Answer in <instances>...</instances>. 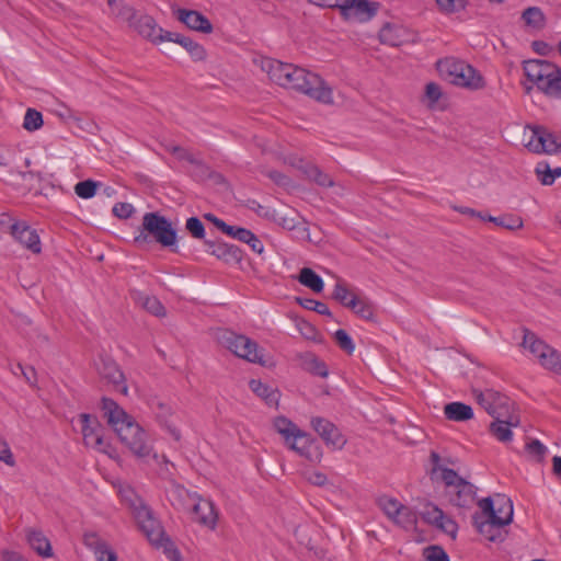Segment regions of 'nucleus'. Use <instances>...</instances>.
<instances>
[{
    "label": "nucleus",
    "instance_id": "f257e3e1",
    "mask_svg": "<svg viewBox=\"0 0 561 561\" xmlns=\"http://www.w3.org/2000/svg\"><path fill=\"white\" fill-rule=\"evenodd\" d=\"M101 402L104 416L121 442L137 457L149 456L151 447L147 443V435L134 417L127 414L113 399L103 397Z\"/></svg>",
    "mask_w": 561,
    "mask_h": 561
},
{
    "label": "nucleus",
    "instance_id": "f03ea898",
    "mask_svg": "<svg viewBox=\"0 0 561 561\" xmlns=\"http://www.w3.org/2000/svg\"><path fill=\"white\" fill-rule=\"evenodd\" d=\"M478 505L481 512L473 514V526L489 541H502L503 537L500 528L511 524L513 520L514 510L512 500L506 495L496 494L495 501L488 496L480 500Z\"/></svg>",
    "mask_w": 561,
    "mask_h": 561
},
{
    "label": "nucleus",
    "instance_id": "7ed1b4c3",
    "mask_svg": "<svg viewBox=\"0 0 561 561\" xmlns=\"http://www.w3.org/2000/svg\"><path fill=\"white\" fill-rule=\"evenodd\" d=\"M139 233L135 236L134 243L144 245L149 242H157L172 252H178V233L171 221L158 211L146 213L142 222L138 228Z\"/></svg>",
    "mask_w": 561,
    "mask_h": 561
},
{
    "label": "nucleus",
    "instance_id": "20e7f679",
    "mask_svg": "<svg viewBox=\"0 0 561 561\" xmlns=\"http://www.w3.org/2000/svg\"><path fill=\"white\" fill-rule=\"evenodd\" d=\"M524 73L539 91L552 99L561 100V68L542 59H529L523 62Z\"/></svg>",
    "mask_w": 561,
    "mask_h": 561
},
{
    "label": "nucleus",
    "instance_id": "39448f33",
    "mask_svg": "<svg viewBox=\"0 0 561 561\" xmlns=\"http://www.w3.org/2000/svg\"><path fill=\"white\" fill-rule=\"evenodd\" d=\"M294 73L285 77L283 88L293 89L324 104L333 103L332 89L317 73L294 65Z\"/></svg>",
    "mask_w": 561,
    "mask_h": 561
},
{
    "label": "nucleus",
    "instance_id": "423d86ee",
    "mask_svg": "<svg viewBox=\"0 0 561 561\" xmlns=\"http://www.w3.org/2000/svg\"><path fill=\"white\" fill-rule=\"evenodd\" d=\"M437 68L445 80L472 91L485 87L483 76L471 65L456 58H445L437 62Z\"/></svg>",
    "mask_w": 561,
    "mask_h": 561
},
{
    "label": "nucleus",
    "instance_id": "0eeeda50",
    "mask_svg": "<svg viewBox=\"0 0 561 561\" xmlns=\"http://www.w3.org/2000/svg\"><path fill=\"white\" fill-rule=\"evenodd\" d=\"M273 426L290 450L308 460L312 459L310 447L314 439L309 433L300 430L291 420L282 415L274 419Z\"/></svg>",
    "mask_w": 561,
    "mask_h": 561
},
{
    "label": "nucleus",
    "instance_id": "6e6552de",
    "mask_svg": "<svg viewBox=\"0 0 561 561\" xmlns=\"http://www.w3.org/2000/svg\"><path fill=\"white\" fill-rule=\"evenodd\" d=\"M217 340L236 356L250 363L264 364L263 354L259 350L257 343L250 337L228 329H221L217 332Z\"/></svg>",
    "mask_w": 561,
    "mask_h": 561
},
{
    "label": "nucleus",
    "instance_id": "1a4fd4ad",
    "mask_svg": "<svg viewBox=\"0 0 561 561\" xmlns=\"http://www.w3.org/2000/svg\"><path fill=\"white\" fill-rule=\"evenodd\" d=\"M522 345L528 348L539 360L540 365L554 374L561 375V353L550 346L528 329H524Z\"/></svg>",
    "mask_w": 561,
    "mask_h": 561
},
{
    "label": "nucleus",
    "instance_id": "9d476101",
    "mask_svg": "<svg viewBox=\"0 0 561 561\" xmlns=\"http://www.w3.org/2000/svg\"><path fill=\"white\" fill-rule=\"evenodd\" d=\"M526 147L536 153H561V135L553 134L543 126H534Z\"/></svg>",
    "mask_w": 561,
    "mask_h": 561
},
{
    "label": "nucleus",
    "instance_id": "9b49d317",
    "mask_svg": "<svg viewBox=\"0 0 561 561\" xmlns=\"http://www.w3.org/2000/svg\"><path fill=\"white\" fill-rule=\"evenodd\" d=\"M379 3L367 0H342L339 11L345 21L367 22L378 12Z\"/></svg>",
    "mask_w": 561,
    "mask_h": 561
},
{
    "label": "nucleus",
    "instance_id": "f8f14e48",
    "mask_svg": "<svg viewBox=\"0 0 561 561\" xmlns=\"http://www.w3.org/2000/svg\"><path fill=\"white\" fill-rule=\"evenodd\" d=\"M134 516L140 530L144 533L150 543H157L161 541V538L164 535L163 527L153 516V512L149 506L142 503H140L138 506H135Z\"/></svg>",
    "mask_w": 561,
    "mask_h": 561
},
{
    "label": "nucleus",
    "instance_id": "ddd939ff",
    "mask_svg": "<svg viewBox=\"0 0 561 561\" xmlns=\"http://www.w3.org/2000/svg\"><path fill=\"white\" fill-rule=\"evenodd\" d=\"M310 425L328 447L340 450L345 446V436L341 433L336 425L328 419L313 416L310 421Z\"/></svg>",
    "mask_w": 561,
    "mask_h": 561
},
{
    "label": "nucleus",
    "instance_id": "4468645a",
    "mask_svg": "<svg viewBox=\"0 0 561 561\" xmlns=\"http://www.w3.org/2000/svg\"><path fill=\"white\" fill-rule=\"evenodd\" d=\"M79 419L85 445L103 450L105 443L102 435L103 427L99 420L88 413L80 414Z\"/></svg>",
    "mask_w": 561,
    "mask_h": 561
},
{
    "label": "nucleus",
    "instance_id": "2eb2a0df",
    "mask_svg": "<svg viewBox=\"0 0 561 561\" xmlns=\"http://www.w3.org/2000/svg\"><path fill=\"white\" fill-rule=\"evenodd\" d=\"M12 237L35 254L41 253V240L35 229H32L25 221H15L10 226Z\"/></svg>",
    "mask_w": 561,
    "mask_h": 561
},
{
    "label": "nucleus",
    "instance_id": "dca6fc26",
    "mask_svg": "<svg viewBox=\"0 0 561 561\" xmlns=\"http://www.w3.org/2000/svg\"><path fill=\"white\" fill-rule=\"evenodd\" d=\"M204 244L207 247V252L218 260L226 263H240L243 259L242 250L234 245L220 240L205 239Z\"/></svg>",
    "mask_w": 561,
    "mask_h": 561
},
{
    "label": "nucleus",
    "instance_id": "f3484780",
    "mask_svg": "<svg viewBox=\"0 0 561 561\" xmlns=\"http://www.w3.org/2000/svg\"><path fill=\"white\" fill-rule=\"evenodd\" d=\"M84 546L92 550L98 561H117L116 552L95 531L83 534Z\"/></svg>",
    "mask_w": 561,
    "mask_h": 561
},
{
    "label": "nucleus",
    "instance_id": "a211bd4d",
    "mask_svg": "<svg viewBox=\"0 0 561 561\" xmlns=\"http://www.w3.org/2000/svg\"><path fill=\"white\" fill-rule=\"evenodd\" d=\"M101 377L113 385L114 389L124 396L128 394V387L125 382V375L118 365L112 359H102L99 367Z\"/></svg>",
    "mask_w": 561,
    "mask_h": 561
},
{
    "label": "nucleus",
    "instance_id": "6ab92c4d",
    "mask_svg": "<svg viewBox=\"0 0 561 561\" xmlns=\"http://www.w3.org/2000/svg\"><path fill=\"white\" fill-rule=\"evenodd\" d=\"M490 423V433L500 442L507 443L513 438L512 427H517L520 423L519 415L495 416Z\"/></svg>",
    "mask_w": 561,
    "mask_h": 561
},
{
    "label": "nucleus",
    "instance_id": "aec40b11",
    "mask_svg": "<svg viewBox=\"0 0 561 561\" xmlns=\"http://www.w3.org/2000/svg\"><path fill=\"white\" fill-rule=\"evenodd\" d=\"M261 69L267 73L271 81L282 87L284 82H288L285 77L294 73V64L283 62L274 58H263Z\"/></svg>",
    "mask_w": 561,
    "mask_h": 561
},
{
    "label": "nucleus",
    "instance_id": "412c9836",
    "mask_svg": "<svg viewBox=\"0 0 561 561\" xmlns=\"http://www.w3.org/2000/svg\"><path fill=\"white\" fill-rule=\"evenodd\" d=\"M176 18L180 22L184 23L188 28L209 34L213 32L211 22L201 12L196 10L178 9Z\"/></svg>",
    "mask_w": 561,
    "mask_h": 561
},
{
    "label": "nucleus",
    "instance_id": "4be33fe9",
    "mask_svg": "<svg viewBox=\"0 0 561 561\" xmlns=\"http://www.w3.org/2000/svg\"><path fill=\"white\" fill-rule=\"evenodd\" d=\"M476 491L477 488L472 483L467 480H461L459 485L447 492L453 505L466 508L470 507L474 503Z\"/></svg>",
    "mask_w": 561,
    "mask_h": 561
},
{
    "label": "nucleus",
    "instance_id": "5701e85b",
    "mask_svg": "<svg viewBox=\"0 0 561 561\" xmlns=\"http://www.w3.org/2000/svg\"><path fill=\"white\" fill-rule=\"evenodd\" d=\"M192 513L193 519L198 524L210 529L216 527L218 514L211 501L199 499L198 502L193 505Z\"/></svg>",
    "mask_w": 561,
    "mask_h": 561
},
{
    "label": "nucleus",
    "instance_id": "b1692460",
    "mask_svg": "<svg viewBox=\"0 0 561 561\" xmlns=\"http://www.w3.org/2000/svg\"><path fill=\"white\" fill-rule=\"evenodd\" d=\"M130 27L135 28L139 35L151 41L152 43H158L159 35L163 32V28L159 27L154 21V19L150 15L142 14L137 16L130 24Z\"/></svg>",
    "mask_w": 561,
    "mask_h": 561
},
{
    "label": "nucleus",
    "instance_id": "393cba45",
    "mask_svg": "<svg viewBox=\"0 0 561 561\" xmlns=\"http://www.w3.org/2000/svg\"><path fill=\"white\" fill-rule=\"evenodd\" d=\"M26 540L30 547L42 558L54 556L49 539L42 530L30 528L26 530Z\"/></svg>",
    "mask_w": 561,
    "mask_h": 561
},
{
    "label": "nucleus",
    "instance_id": "a878e982",
    "mask_svg": "<svg viewBox=\"0 0 561 561\" xmlns=\"http://www.w3.org/2000/svg\"><path fill=\"white\" fill-rule=\"evenodd\" d=\"M407 30L398 24L386 23L379 31V39L382 44L400 46L405 42Z\"/></svg>",
    "mask_w": 561,
    "mask_h": 561
},
{
    "label": "nucleus",
    "instance_id": "bb28decb",
    "mask_svg": "<svg viewBox=\"0 0 561 561\" xmlns=\"http://www.w3.org/2000/svg\"><path fill=\"white\" fill-rule=\"evenodd\" d=\"M249 388L270 407H277L280 393L276 388H273L259 379H251Z\"/></svg>",
    "mask_w": 561,
    "mask_h": 561
},
{
    "label": "nucleus",
    "instance_id": "cd10ccee",
    "mask_svg": "<svg viewBox=\"0 0 561 561\" xmlns=\"http://www.w3.org/2000/svg\"><path fill=\"white\" fill-rule=\"evenodd\" d=\"M444 414L449 421L466 422L473 417V410L463 402L455 401L444 407Z\"/></svg>",
    "mask_w": 561,
    "mask_h": 561
},
{
    "label": "nucleus",
    "instance_id": "c85d7f7f",
    "mask_svg": "<svg viewBox=\"0 0 561 561\" xmlns=\"http://www.w3.org/2000/svg\"><path fill=\"white\" fill-rule=\"evenodd\" d=\"M152 410L156 414L157 421L168 430V432L175 440H180V431L168 420L172 415V409L168 404L161 401H157L152 403Z\"/></svg>",
    "mask_w": 561,
    "mask_h": 561
},
{
    "label": "nucleus",
    "instance_id": "c756f323",
    "mask_svg": "<svg viewBox=\"0 0 561 561\" xmlns=\"http://www.w3.org/2000/svg\"><path fill=\"white\" fill-rule=\"evenodd\" d=\"M300 365L304 370L319 377L328 376V367L323 360H321L313 353H305L300 355Z\"/></svg>",
    "mask_w": 561,
    "mask_h": 561
},
{
    "label": "nucleus",
    "instance_id": "7c9ffc66",
    "mask_svg": "<svg viewBox=\"0 0 561 561\" xmlns=\"http://www.w3.org/2000/svg\"><path fill=\"white\" fill-rule=\"evenodd\" d=\"M107 4L115 18L128 22L129 25L133 24L137 15L135 8L126 4L123 0H107Z\"/></svg>",
    "mask_w": 561,
    "mask_h": 561
},
{
    "label": "nucleus",
    "instance_id": "2f4dec72",
    "mask_svg": "<svg viewBox=\"0 0 561 561\" xmlns=\"http://www.w3.org/2000/svg\"><path fill=\"white\" fill-rule=\"evenodd\" d=\"M493 400H492V408H493V411L495 412L494 414H490L492 417H495V416H508V415H517L516 413L514 412H511V409L513 407V402L511 401V399L499 392V391H495L493 390Z\"/></svg>",
    "mask_w": 561,
    "mask_h": 561
},
{
    "label": "nucleus",
    "instance_id": "473e14b6",
    "mask_svg": "<svg viewBox=\"0 0 561 561\" xmlns=\"http://www.w3.org/2000/svg\"><path fill=\"white\" fill-rule=\"evenodd\" d=\"M298 280L314 293H321L324 287L322 278L309 267L301 268Z\"/></svg>",
    "mask_w": 561,
    "mask_h": 561
},
{
    "label": "nucleus",
    "instance_id": "72a5a7b5",
    "mask_svg": "<svg viewBox=\"0 0 561 561\" xmlns=\"http://www.w3.org/2000/svg\"><path fill=\"white\" fill-rule=\"evenodd\" d=\"M332 298L340 302L343 307L355 308V301L358 298V296L352 294L344 283L337 282L334 286Z\"/></svg>",
    "mask_w": 561,
    "mask_h": 561
},
{
    "label": "nucleus",
    "instance_id": "f704fd0d",
    "mask_svg": "<svg viewBox=\"0 0 561 561\" xmlns=\"http://www.w3.org/2000/svg\"><path fill=\"white\" fill-rule=\"evenodd\" d=\"M356 307L350 308L356 316L360 317L366 321L376 322L375 306L366 297H359L356 299Z\"/></svg>",
    "mask_w": 561,
    "mask_h": 561
},
{
    "label": "nucleus",
    "instance_id": "c9c22d12",
    "mask_svg": "<svg viewBox=\"0 0 561 561\" xmlns=\"http://www.w3.org/2000/svg\"><path fill=\"white\" fill-rule=\"evenodd\" d=\"M179 160H185L199 168L203 175H210L208 167H206L199 159H197L192 152L180 146H171L168 149Z\"/></svg>",
    "mask_w": 561,
    "mask_h": 561
},
{
    "label": "nucleus",
    "instance_id": "e433bc0d",
    "mask_svg": "<svg viewBox=\"0 0 561 561\" xmlns=\"http://www.w3.org/2000/svg\"><path fill=\"white\" fill-rule=\"evenodd\" d=\"M486 221L493 222L494 225L505 228L507 230H517L522 229L524 226L523 219L516 215H504L500 217L485 216Z\"/></svg>",
    "mask_w": 561,
    "mask_h": 561
},
{
    "label": "nucleus",
    "instance_id": "4c0bfd02",
    "mask_svg": "<svg viewBox=\"0 0 561 561\" xmlns=\"http://www.w3.org/2000/svg\"><path fill=\"white\" fill-rule=\"evenodd\" d=\"M304 173L307 178L320 186L332 187L334 185L333 180L327 173L322 172L317 165L308 164L304 169Z\"/></svg>",
    "mask_w": 561,
    "mask_h": 561
},
{
    "label": "nucleus",
    "instance_id": "58836bf2",
    "mask_svg": "<svg viewBox=\"0 0 561 561\" xmlns=\"http://www.w3.org/2000/svg\"><path fill=\"white\" fill-rule=\"evenodd\" d=\"M393 522L405 529H410L416 525L417 517L411 507L401 504L398 511V517H396Z\"/></svg>",
    "mask_w": 561,
    "mask_h": 561
},
{
    "label": "nucleus",
    "instance_id": "ea45409f",
    "mask_svg": "<svg viewBox=\"0 0 561 561\" xmlns=\"http://www.w3.org/2000/svg\"><path fill=\"white\" fill-rule=\"evenodd\" d=\"M522 19L526 25L531 26L534 28H541L545 24L543 13L537 7L527 8L523 12Z\"/></svg>",
    "mask_w": 561,
    "mask_h": 561
},
{
    "label": "nucleus",
    "instance_id": "a19ab883",
    "mask_svg": "<svg viewBox=\"0 0 561 561\" xmlns=\"http://www.w3.org/2000/svg\"><path fill=\"white\" fill-rule=\"evenodd\" d=\"M181 46L186 49L192 59L195 61H203L207 57L205 48L197 42L193 41L191 37L186 36L181 43Z\"/></svg>",
    "mask_w": 561,
    "mask_h": 561
},
{
    "label": "nucleus",
    "instance_id": "79ce46f5",
    "mask_svg": "<svg viewBox=\"0 0 561 561\" xmlns=\"http://www.w3.org/2000/svg\"><path fill=\"white\" fill-rule=\"evenodd\" d=\"M100 183L93 180L80 181L75 185V193L83 199L93 197L96 194V190Z\"/></svg>",
    "mask_w": 561,
    "mask_h": 561
},
{
    "label": "nucleus",
    "instance_id": "37998d69",
    "mask_svg": "<svg viewBox=\"0 0 561 561\" xmlns=\"http://www.w3.org/2000/svg\"><path fill=\"white\" fill-rule=\"evenodd\" d=\"M141 306L148 312L156 317H162L165 314V308L160 300L154 296H144L139 298Z\"/></svg>",
    "mask_w": 561,
    "mask_h": 561
},
{
    "label": "nucleus",
    "instance_id": "c03bdc74",
    "mask_svg": "<svg viewBox=\"0 0 561 561\" xmlns=\"http://www.w3.org/2000/svg\"><path fill=\"white\" fill-rule=\"evenodd\" d=\"M472 393L478 404L481 405L489 415L495 413L491 404L494 396L493 389H485L484 391L473 389Z\"/></svg>",
    "mask_w": 561,
    "mask_h": 561
},
{
    "label": "nucleus",
    "instance_id": "a18cd8bd",
    "mask_svg": "<svg viewBox=\"0 0 561 561\" xmlns=\"http://www.w3.org/2000/svg\"><path fill=\"white\" fill-rule=\"evenodd\" d=\"M297 301L301 307H304L307 310L316 311L317 313L322 316L332 317V312L324 302L318 301L312 298H297Z\"/></svg>",
    "mask_w": 561,
    "mask_h": 561
},
{
    "label": "nucleus",
    "instance_id": "49530a36",
    "mask_svg": "<svg viewBox=\"0 0 561 561\" xmlns=\"http://www.w3.org/2000/svg\"><path fill=\"white\" fill-rule=\"evenodd\" d=\"M43 125V115L41 112L34 110V108H27L23 127L28 131H34L41 128Z\"/></svg>",
    "mask_w": 561,
    "mask_h": 561
},
{
    "label": "nucleus",
    "instance_id": "de8ad7c7",
    "mask_svg": "<svg viewBox=\"0 0 561 561\" xmlns=\"http://www.w3.org/2000/svg\"><path fill=\"white\" fill-rule=\"evenodd\" d=\"M444 514L445 513L439 507L432 503H428L424 506L422 517L426 523L436 527L437 524L440 523L442 519H444Z\"/></svg>",
    "mask_w": 561,
    "mask_h": 561
},
{
    "label": "nucleus",
    "instance_id": "09e8293b",
    "mask_svg": "<svg viewBox=\"0 0 561 561\" xmlns=\"http://www.w3.org/2000/svg\"><path fill=\"white\" fill-rule=\"evenodd\" d=\"M378 504L383 513L391 519L394 520L398 517V511L400 510L401 503L392 497L382 496L379 499Z\"/></svg>",
    "mask_w": 561,
    "mask_h": 561
},
{
    "label": "nucleus",
    "instance_id": "8fccbe9b",
    "mask_svg": "<svg viewBox=\"0 0 561 561\" xmlns=\"http://www.w3.org/2000/svg\"><path fill=\"white\" fill-rule=\"evenodd\" d=\"M439 10L444 13L451 14L462 11L467 8V0H436Z\"/></svg>",
    "mask_w": 561,
    "mask_h": 561
},
{
    "label": "nucleus",
    "instance_id": "3c124183",
    "mask_svg": "<svg viewBox=\"0 0 561 561\" xmlns=\"http://www.w3.org/2000/svg\"><path fill=\"white\" fill-rule=\"evenodd\" d=\"M185 229L194 239H205V226L198 217H190L186 220Z\"/></svg>",
    "mask_w": 561,
    "mask_h": 561
},
{
    "label": "nucleus",
    "instance_id": "603ef678",
    "mask_svg": "<svg viewBox=\"0 0 561 561\" xmlns=\"http://www.w3.org/2000/svg\"><path fill=\"white\" fill-rule=\"evenodd\" d=\"M525 449L537 462H541L547 454V447L538 439L528 442Z\"/></svg>",
    "mask_w": 561,
    "mask_h": 561
},
{
    "label": "nucleus",
    "instance_id": "864d4df0",
    "mask_svg": "<svg viewBox=\"0 0 561 561\" xmlns=\"http://www.w3.org/2000/svg\"><path fill=\"white\" fill-rule=\"evenodd\" d=\"M156 547H162L164 553L171 561H180L181 554L176 547L174 546L173 541L164 534L161 538V541L157 543H152Z\"/></svg>",
    "mask_w": 561,
    "mask_h": 561
},
{
    "label": "nucleus",
    "instance_id": "5fc2aeb1",
    "mask_svg": "<svg viewBox=\"0 0 561 561\" xmlns=\"http://www.w3.org/2000/svg\"><path fill=\"white\" fill-rule=\"evenodd\" d=\"M423 556L426 561H450L449 556L443 547L433 545L424 549Z\"/></svg>",
    "mask_w": 561,
    "mask_h": 561
},
{
    "label": "nucleus",
    "instance_id": "6e6d98bb",
    "mask_svg": "<svg viewBox=\"0 0 561 561\" xmlns=\"http://www.w3.org/2000/svg\"><path fill=\"white\" fill-rule=\"evenodd\" d=\"M334 340L341 350H343L344 352H346L350 355L353 354V352L355 350V345L353 343L352 337L348 335V333L345 330H343V329L337 330L334 333Z\"/></svg>",
    "mask_w": 561,
    "mask_h": 561
},
{
    "label": "nucleus",
    "instance_id": "4d7b16f0",
    "mask_svg": "<svg viewBox=\"0 0 561 561\" xmlns=\"http://www.w3.org/2000/svg\"><path fill=\"white\" fill-rule=\"evenodd\" d=\"M535 173L542 185H552L554 183V176L551 174V168L547 162L537 163Z\"/></svg>",
    "mask_w": 561,
    "mask_h": 561
},
{
    "label": "nucleus",
    "instance_id": "13d9d810",
    "mask_svg": "<svg viewBox=\"0 0 561 561\" xmlns=\"http://www.w3.org/2000/svg\"><path fill=\"white\" fill-rule=\"evenodd\" d=\"M442 480L446 484L447 490H451L460 484L461 480H465L461 478L454 469L449 468H442Z\"/></svg>",
    "mask_w": 561,
    "mask_h": 561
},
{
    "label": "nucleus",
    "instance_id": "bf43d9fd",
    "mask_svg": "<svg viewBox=\"0 0 561 561\" xmlns=\"http://www.w3.org/2000/svg\"><path fill=\"white\" fill-rule=\"evenodd\" d=\"M134 211H135V208L129 203H116L113 207L114 216H116L117 218H121V219H127V218L131 217Z\"/></svg>",
    "mask_w": 561,
    "mask_h": 561
},
{
    "label": "nucleus",
    "instance_id": "052dcab7",
    "mask_svg": "<svg viewBox=\"0 0 561 561\" xmlns=\"http://www.w3.org/2000/svg\"><path fill=\"white\" fill-rule=\"evenodd\" d=\"M0 461L9 466L14 465V458L5 439L0 436Z\"/></svg>",
    "mask_w": 561,
    "mask_h": 561
},
{
    "label": "nucleus",
    "instance_id": "680f3d73",
    "mask_svg": "<svg viewBox=\"0 0 561 561\" xmlns=\"http://www.w3.org/2000/svg\"><path fill=\"white\" fill-rule=\"evenodd\" d=\"M436 527L438 529L443 530L444 533L450 535L451 537H454V538L456 537L458 526L453 519L447 517L445 514H444V519H442V522L438 523Z\"/></svg>",
    "mask_w": 561,
    "mask_h": 561
},
{
    "label": "nucleus",
    "instance_id": "e2e57ef3",
    "mask_svg": "<svg viewBox=\"0 0 561 561\" xmlns=\"http://www.w3.org/2000/svg\"><path fill=\"white\" fill-rule=\"evenodd\" d=\"M276 221L279 226L287 230H294L300 225V222L297 221L294 217H290L286 214L282 216L278 215Z\"/></svg>",
    "mask_w": 561,
    "mask_h": 561
},
{
    "label": "nucleus",
    "instance_id": "0e129e2a",
    "mask_svg": "<svg viewBox=\"0 0 561 561\" xmlns=\"http://www.w3.org/2000/svg\"><path fill=\"white\" fill-rule=\"evenodd\" d=\"M425 94L432 102H437L442 96L440 87L435 82H430L425 87Z\"/></svg>",
    "mask_w": 561,
    "mask_h": 561
},
{
    "label": "nucleus",
    "instance_id": "69168bd1",
    "mask_svg": "<svg viewBox=\"0 0 561 561\" xmlns=\"http://www.w3.org/2000/svg\"><path fill=\"white\" fill-rule=\"evenodd\" d=\"M16 369L21 371L25 380L30 385H35L36 382V370L32 366L24 367L22 364H16Z\"/></svg>",
    "mask_w": 561,
    "mask_h": 561
},
{
    "label": "nucleus",
    "instance_id": "338daca9",
    "mask_svg": "<svg viewBox=\"0 0 561 561\" xmlns=\"http://www.w3.org/2000/svg\"><path fill=\"white\" fill-rule=\"evenodd\" d=\"M186 36L182 35V34L174 33V32H169V31H164L163 30V32H161L160 35H159L158 43L163 42V41H168V42H173V43H176V44L181 45V43L183 42V39Z\"/></svg>",
    "mask_w": 561,
    "mask_h": 561
},
{
    "label": "nucleus",
    "instance_id": "774afa93",
    "mask_svg": "<svg viewBox=\"0 0 561 561\" xmlns=\"http://www.w3.org/2000/svg\"><path fill=\"white\" fill-rule=\"evenodd\" d=\"M247 244L254 253L262 254L264 251V245L262 241L254 233L251 234V238L249 239Z\"/></svg>",
    "mask_w": 561,
    "mask_h": 561
}]
</instances>
